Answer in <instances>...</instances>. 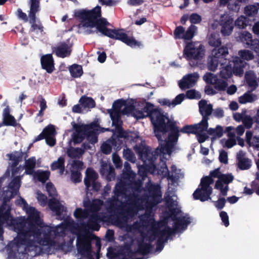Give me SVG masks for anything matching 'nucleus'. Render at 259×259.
<instances>
[{"label": "nucleus", "mask_w": 259, "mask_h": 259, "mask_svg": "<svg viewBox=\"0 0 259 259\" xmlns=\"http://www.w3.org/2000/svg\"><path fill=\"white\" fill-rule=\"evenodd\" d=\"M22 205L28 214V219L14 220L10 215L9 207L5 205L4 211L0 209V249L4 245L2 242V226L5 223L18 233V236L10 244V256L16 259H28L29 256L39 255L43 247L55 246L57 236H62L67 230L76 233L72 220L65 221L60 225L53 227L45 225L40 219L39 212L28 205L24 199H21Z\"/></svg>", "instance_id": "obj_1"}, {"label": "nucleus", "mask_w": 259, "mask_h": 259, "mask_svg": "<svg viewBox=\"0 0 259 259\" xmlns=\"http://www.w3.org/2000/svg\"><path fill=\"white\" fill-rule=\"evenodd\" d=\"M151 120L154 126L155 136L160 141L159 150L160 158L163 161L169 157L170 154L177 149V144L179 137V129L175 123L170 120L167 114H164L160 109H155L151 113Z\"/></svg>", "instance_id": "obj_2"}, {"label": "nucleus", "mask_w": 259, "mask_h": 259, "mask_svg": "<svg viewBox=\"0 0 259 259\" xmlns=\"http://www.w3.org/2000/svg\"><path fill=\"white\" fill-rule=\"evenodd\" d=\"M83 205L87 208L85 210L78 208L74 211V215L77 219L83 220L90 216L87 224L83 223V233L78 234L77 247L78 252L82 256L80 259H91V236L88 231L89 229L99 230L98 222L100 218L95 212L100 210L103 206V202L100 200H96L89 205L88 201H84Z\"/></svg>", "instance_id": "obj_3"}, {"label": "nucleus", "mask_w": 259, "mask_h": 259, "mask_svg": "<svg viewBox=\"0 0 259 259\" xmlns=\"http://www.w3.org/2000/svg\"><path fill=\"white\" fill-rule=\"evenodd\" d=\"M149 195L147 198H141L144 194V191L137 189L134 192L133 195L131 196L129 202L126 206V215L122 219L118 218L115 222V225L119 228H122L127 231H132L134 229H138L142 231L137 224L132 226L127 224L128 216H133L139 209L146 208H151L153 206L159 203L161 194L158 185H151L148 188Z\"/></svg>", "instance_id": "obj_4"}, {"label": "nucleus", "mask_w": 259, "mask_h": 259, "mask_svg": "<svg viewBox=\"0 0 259 259\" xmlns=\"http://www.w3.org/2000/svg\"><path fill=\"white\" fill-rule=\"evenodd\" d=\"M75 15L82 19L81 25L84 27L93 28L95 27L103 34L109 37L120 40L131 47L139 46V42L133 37L127 36L122 30H111L106 27L108 24L107 21L100 18L101 16V7L97 6L91 11L80 10Z\"/></svg>", "instance_id": "obj_5"}, {"label": "nucleus", "mask_w": 259, "mask_h": 259, "mask_svg": "<svg viewBox=\"0 0 259 259\" xmlns=\"http://www.w3.org/2000/svg\"><path fill=\"white\" fill-rule=\"evenodd\" d=\"M135 149L144 162V165L139 167V172L141 176L144 177L145 176V170H148L152 174L157 172L158 175L163 176H166L168 169L164 163H162L161 169H159L155 167L154 161L157 157L155 152H153L149 148L143 145L136 146L135 147Z\"/></svg>", "instance_id": "obj_6"}, {"label": "nucleus", "mask_w": 259, "mask_h": 259, "mask_svg": "<svg viewBox=\"0 0 259 259\" xmlns=\"http://www.w3.org/2000/svg\"><path fill=\"white\" fill-rule=\"evenodd\" d=\"M142 236H143V242L139 244V248L137 252L145 254L148 252L150 249L149 243L147 242L154 240L158 235L157 228L159 227V224H156L152 216H150L147 220L142 219Z\"/></svg>", "instance_id": "obj_7"}, {"label": "nucleus", "mask_w": 259, "mask_h": 259, "mask_svg": "<svg viewBox=\"0 0 259 259\" xmlns=\"http://www.w3.org/2000/svg\"><path fill=\"white\" fill-rule=\"evenodd\" d=\"M75 131L72 135V140L75 144L80 143L85 136L92 144L97 142V134L108 131V129L101 128L96 123L90 125L73 124Z\"/></svg>", "instance_id": "obj_8"}, {"label": "nucleus", "mask_w": 259, "mask_h": 259, "mask_svg": "<svg viewBox=\"0 0 259 259\" xmlns=\"http://www.w3.org/2000/svg\"><path fill=\"white\" fill-rule=\"evenodd\" d=\"M134 103L132 101H125L118 100L115 102L113 105L114 111L110 113V116L112 120V124L119 127L121 121L119 118V113L123 114H129L134 107Z\"/></svg>", "instance_id": "obj_9"}, {"label": "nucleus", "mask_w": 259, "mask_h": 259, "mask_svg": "<svg viewBox=\"0 0 259 259\" xmlns=\"http://www.w3.org/2000/svg\"><path fill=\"white\" fill-rule=\"evenodd\" d=\"M212 178H218L215 185V189L220 190L222 194L224 196L227 195L228 190V184L231 183L234 180V177L231 174H222L219 168H217L210 173L209 176Z\"/></svg>", "instance_id": "obj_10"}, {"label": "nucleus", "mask_w": 259, "mask_h": 259, "mask_svg": "<svg viewBox=\"0 0 259 259\" xmlns=\"http://www.w3.org/2000/svg\"><path fill=\"white\" fill-rule=\"evenodd\" d=\"M239 57H235L233 60L234 73L236 75L240 76L243 73V68L247 63L244 61H249L253 59L254 55L251 51L242 50L238 52Z\"/></svg>", "instance_id": "obj_11"}, {"label": "nucleus", "mask_w": 259, "mask_h": 259, "mask_svg": "<svg viewBox=\"0 0 259 259\" xmlns=\"http://www.w3.org/2000/svg\"><path fill=\"white\" fill-rule=\"evenodd\" d=\"M213 183V180L209 177H205L201 180V188L197 189L193 193L195 199L204 201L210 199L209 196L212 192V188L209 185Z\"/></svg>", "instance_id": "obj_12"}, {"label": "nucleus", "mask_w": 259, "mask_h": 259, "mask_svg": "<svg viewBox=\"0 0 259 259\" xmlns=\"http://www.w3.org/2000/svg\"><path fill=\"white\" fill-rule=\"evenodd\" d=\"M204 55L203 47L199 43L189 42L184 50V57L188 59H200Z\"/></svg>", "instance_id": "obj_13"}, {"label": "nucleus", "mask_w": 259, "mask_h": 259, "mask_svg": "<svg viewBox=\"0 0 259 259\" xmlns=\"http://www.w3.org/2000/svg\"><path fill=\"white\" fill-rule=\"evenodd\" d=\"M203 78L207 83L213 85L219 91H225L228 86L226 81L218 78L216 74L210 72L206 73Z\"/></svg>", "instance_id": "obj_14"}, {"label": "nucleus", "mask_w": 259, "mask_h": 259, "mask_svg": "<svg viewBox=\"0 0 259 259\" xmlns=\"http://www.w3.org/2000/svg\"><path fill=\"white\" fill-rule=\"evenodd\" d=\"M233 19L227 14H224L221 16L220 19L221 26V32L224 36L230 35L233 31Z\"/></svg>", "instance_id": "obj_15"}, {"label": "nucleus", "mask_w": 259, "mask_h": 259, "mask_svg": "<svg viewBox=\"0 0 259 259\" xmlns=\"http://www.w3.org/2000/svg\"><path fill=\"white\" fill-rule=\"evenodd\" d=\"M56 131L54 126L49 125L44 128L42 132L37 136L36 141L42 139H46V143L50 146H53L56 143V140L54 138L56 135Z\"/></svg>", "instance_id": "obj_16"}, {"label": "nucleus", "mask_w": 259, "mask_h": 259, "mask_svg": "<svg viewBox=\"0 0 259 259\" xmlns=\"http://www.w3.org/2000/svg\"><path fill=\"white\" fill-rule=\"evenodd\" d=\"M208 119L207 117H203L200 123L195 124V134L197 135L199 143L204 142L208 138L207 133H206L208 126Z\"/></svg>", "instance_id": "obj_17"}, {"label": "nucleus", "mask_w": 259, "mask_h": 259, "mask_svg": "<svg viewBox=\"0 0 259 259\" xmlns=\"http://www.w3.org/2000/svg\"><path fill=\"white\" fill-rule=\"evenodd\" d=\"M39 9V2L38 0H31L30 9L29 13L30 23L31 24L32 30L34 31L42 30V27L40 25L35 24V13L38 12Z\"/></svg>", "instance_id": "obj_18"}, {"label": "nucleus", "mask_w": 259, "mask_h": 259, "mask_svg": "<svg viewBox=\"0 0 259 259\" xmlns=\"http://www.w3.org/2000/svg\"><path fill=\"white\" fill-rule=\"evenodd\" d=\"M36 165V160L34 157L28 158L26 160L25 165L24 166H19L13 172V175L20 174L24 169L25 171L24 174L32 175L35 173L34 168Z\"/></svg>", "instance_id": "obj_19"}, {"label": "nucleus", "mask_w": 259, "mask_h": 259, "mask_svg": "<svg viewBox=\"0 0 259 259\" xmlns=\"http://www.w3.org/2000/svg\"><path fill=\"white\" fill-rule=\"evenodd\" d=\"M248 0H219L221 6H226L228 10L235 13L239 11L241 4H246Z\"/></svg>", "instance_id": "obj_20"}, {"label": "nucleus", "mask_w": 259, "mask_h": 259, "mask_svg": "<svg viewBox=\"0 0 259 259\" xmlns=\"http://www.w3.org/2000/svg\"><path fill=\"white\" fill-rule=\"evenodd\" d=\"M198 78L199 75L197 73L187 74L179 81V87L182 89L190 88L195 85Z\"/></svg>", "instance_id": "obj_21"}, {"label": "nucleus", "mask_w": 259, "mask_h": 259, "mask_svg": "<svg viewBox=\"0 0 259 259\" xmlns=\"http://www.w3.org/2000/svg\"><path fill=\"white\" fill-rule=\"evenodd\" d=\"M238 167L242 170L249 169L251 165V160L246 156V153L239 151L236 155Z\"/></svg>", "instance_id": "obj_22"}, {"label": "nucleus", "mask_w": 259, "mask_h": 259, "mask_svg": "<svg viewBox=\"0 0 259 259\" xmlns=\"http://www.w3.org/2000/svg\"><path fill=\"white\" fill-rule=\"evenodd\" d=\"M50 209L54 212L59 219H61L66 211V208L56 199L53 198L49 201Z\"/></svg>", "instance_id": "obj_23"}, {"label": "nucleus", "mask_w": 259, "mask_h": 259, "mask_svg": "<svg viewBox=\"0 0 259 259\" xmlns=\"http://www.w3.org/2000/svg\"><path fill=\"white\" fill-rule=\"evenodd\" d=\"M226 131L228 132V135L229 137V139L227 140L222 139L221 140V142L224 147L230 148L236 144L235 139L236 134L234 133V127L232 126L227 127Z\"/></svg>", "instance_id": "obj_24"}, {"label": "nucleus", "mask_w": 259, "mask_h": 259, "mask_svg": "<svg viewBox=\"0 0 259 259\" xmlns=\"http://www.w3.org/2000/svg\"><path fill=\"white\" fill-rule=\"evenodd\" d=\"M228 54V48L225 47H222L218 49H213L212 51L210 56L219 60L221 65H223L224 64L226 63L227 61L225 57Z\"/></svg>", "instance_id": "obj_25"}, {"label": "nucleus", "mask_w": 259, "mask_h": 259, "mask_svg": "<svg viewBox=\"0 0 259 259\" xmlns=\"http://www.w3.org/2000/svg\"><path fill=\"white\" fill-rule=\"evenodd\" d=\"M42 68L48 73H51L54 69V61L51 55H46L41 58Z\"/></svg>", "instance_id": "obj_26"}, {"label": "nucleus", "mask_w": 259, "mask_h": 259, "mask_svg": "<svg viewBox=\"0 0 259 259\" xmlns=\"http://www.w3.org/2000/svg\"><path fill=\"white\" fill-rule=\"evenodd\" d=\"M199 112L203 116V117H207L209 116L212 111V106L208 104L205 100H201L199 104Z\"/></svg>", "instance_id": "obj_27"}, {"label": "nucleus", "mask_w": 259, "mask_h": 259, "mask_svg": "<svg viewBox=\"0 0 259 259\" xmlns=\"http://www.w3.org/2000/svg\"><path fill=\"white\" fill-rule=\"evenodd\" d=\"M90 146L87 144H83L81 148H70L67 151L68 156L71 158L79 157L84 153V150L90 148Z\"/></svg>", "instance_id": "obj_28"}, {"label": "nucleus", "mask_w": 259, "mask_h": 259, "mask_svg": "<svg viewBox=\"0 0 259 259\" xmlns=\"http://www.w3.org/2000/svg\"><path fill=\"white\" fill-rule=\"evenodd\" d=\"M236 39L237 41L242 42L247 46L252 45V34L248 31H244L238 33Z\"/></svg>", "instance_id": "obj_29"}, {"label": "nucleus", "mask_w": 259, "mask_h": 259, "mask_svg": "<svg viewBox=\"0 0 259 259\" xmlns=\"http://www.w3.org/2000/svg\"><path fill=\"white\" fill-rule=\"evenodd\" d=\"M10 108L7 105L3 112V123L6 125L15 126L16 121L14 116L10 113Z\"/></svg>", "instance_id": "obj_30"}, {"label": "nucleus", "mask_w": 259, "mask_h": 259, "mask_svg": "<svg viewBox=\"0 0 259 259\" xmlns=\"http://www.w3.org/2000/svg\"><path fill=\"white\" fill-rule=\"evenodd\" d=\"M20 177L15 178L9 184L10 190L7 192L8 196L12 197L13 195L16 194L17 191L20 187Z\"/></svg>", "instance_id": "obj_31"}, {"label": "nucleus", "mask_w": 259, "mask_h": 259, "mask_svg": "<svg viewBox=\"0 0 259 259\" xmlns=\"http://www.w3.org/2000/svg\"><path fill=\"white\" fill-rule=\"evenodd\" d=\"M70 46L66 44H60L55 50L56 55L62 58L68 56L70 54Z\"/></svg>", "instance_id": "obj_32"}, {"label": "nucleus", "mask_w": 259, "mask_h": 259, "mask_svg": "<svg viewBox=\"0 0 259 259\" xmlns=\"http://www.w3.org/2000/svg\"><path fill=\"white\" fill-rule=\"evenodd\" d=\"M245 78L248 86L253 90L255 89L258 85L256 77L253 71H249L247 72L245 74Z\"/></svg>", "instance_id": "obj_33"}, {"label": "nucleus", "mask_w": 259, "mask_h": 259, "mask_svg": "<svg viewBox=\"0 0 259 259\" xmlns=\"http://www.w3.org/2000/svg\"><path fill=\"white\" fill-rule=\"evenodd\" d=\"M97 179V175L91 168H88L86 170V177L84 179V184L87 188L91 185V184L96 182Z\"/></svg>", "instance_id": "obj_34"}, {"label": "nucleus", "mask_w": 259, "mask_h": 259, "mask_svg": "<svg viewBox=\"0 0 259 259\" xmlns=\"http://www.w3.org/2000/svg\"><path fill=\"white\" fill-rule=\"evenodd\" d=\"M246 142L250 145L259 148V135L252 137L251 131H247L245 134Z\"/></svg>", "instance_id": "obj_35"}, {"label": "nucleus", "mask_w": 259, "mask_h": 259, "mask_svg": "<svg viewBox=\"0 0 259 259\" xmlns=\"http://www.w3.org/2000/svg\"><path fill=\"white\" fill-rule=\"evenodd\" d=\"M81 106L84 108H92L95 106V102L91 97L82 96L79 101Z\"/></svg>", "instance_id": "obj_36"}, {"label": "nucleus", "mask_w": 259, "mask_h": 259, "mask_svg": "<svg viewBox=\"0 0 259 259\" xmlns=\"http://www.w3.org/2000/svg\"><path fill=\"white\" fill-rule=\"evenodd\" d=\"M256 99L257 97L256 95L249 93H246L239 98L238 102L241 104H244L254 102Z\"/></svg>", "instance_id": "obj_37"}, {"label": "nucleus", "mask_w": 259, "mask_h": 259, "mask_svg": "<svg viewBox=\"0 0 259 259\" xmlns=\"http://www.w3.org/2000/svg\"><path fill=\"white\" fill-rule=\"evenodd\" d=\"M233 73H234V69H232L230 65H227L221 68L220 76L224 79H227L231 77Z\"/></svg>", "instance_id": "obj_38"}, {"label": "nucleus", "mask_w": 259, "mask_h": 259, "mask_svg": "<svg viewBox=\"0 0 259 259\" xmlns=\"http://www.w3.org/2000/svg\"><path fill=\"white\" fill-rule=\"evenodd\" d=\"M259 10V3L247 6L244 8V13L248 16H254Z\"/></svg>", "instance_id": "obj_39"}, {"label": "nucleus", "mask_w": 259, "mask_h": 259, "mask_svg": "<svg viewBox=\"0 0 259 259\" xmlns=\"http://www.w3.org/2000/svg\"><path fill=\"white\" fill-rule=\"evenodd\" d=\"M207 133L212 136V139H214L222 136L223 129L222 126L218 125L215 128H209L208 129Z\"/></svg>", "instance_id": "obj_40"}, {"label": "nucleus", "mask_w": 259, "mask_h": 259, "mask_svg": "<svg viewBox=\"0 0 259 259\" xmlns=\"http://www.w3.org/2000/svg\"><path fill=\"white\" fill-rule=\"evenodd\" d=\"M64 158L63 157H60L57 160L55 161L52 163L51 165V169L52 170L59 169L60 172L62 174L64 171Z\"/></svg>", "instance_id": "obj_41"}, {"label": "nucleus", "mask_w": 259, "mask_h": 259, "mask_svg": "<svg viewBox=\"0 0 259 259\" xmlns=\"http://www.w3.org/2000/svg\"><path fill=\"white\" fill-rule=\"evenodd\" d=\"M33 176L34 179H37L40 182L44 183L49 179L50 172L49 171L38 170L35 172Z\"/></svg>", "instance_id": "obj_42"}, {"label": "nucleus", "mask_w": 259, "mask_h": 259, "mask_svg": "<svg viewBox=\"0 0 259 259\" xmlns=\"http://www.w3.org/2000/svg\"><path fill=\"white\" fill-rule=\"evenodd\" d=\"M208 43L213 47H219L221 44V41L218 33L211 32L208 38Z\"/></svg>", "instance_id": "obj_43"}, {"label": "nucleus", "mask_w": 259, "mask_h": 259, "mask_svg": "<svg viewBox=\"0 0 259 259\" xmlns=\"http://www.w3.org/2000/svg\"><path fill=\"white\" fill-rule=\"evenodd\" d=\"M123 176L124 178H129L130 182H132L136 176V174L131 169L130 165L128 162H125L124 164Z\"/></svg>", "instance_id": "obj_44"}, {"label": "nucleus", "mask_w": 259, "mask_h": 259, "mask_svg": "<svg viewBox=\"0 0 259 259\" xmlns=\"http://www.w3.org/2000/svg\"><path fill=\"white\" fill-rule=\"evenodd\" d=\"M69 71L73 77H78L81 76L83 71L82 67L78 65H73L69 68Z\"/></svg>", "instance_id": "obj_45"}, {"label": "nucleus", "mask_w": 259, "mask_h": 259, "mask_svg": "<svg viewBox=\"0 0 259 259\" xmlns=\"http://www.w3.org/2000/svg\"><path fill=\"white\" fill-rule=\"evenodd\" d=\"M219 64H220L219 60L216 58L210 56L208 58L207 67L210 71H215L217 70Z\"/></svg>", "instance_id": "obj_46"}, {"label": "nucleus", "mask_w": 259, "mask_h": 259, "mask_svg": "<svg viewBox=\"0 0 259 259\" xmlns=\"http://www.w3.org/2000/svg\"><path fill=\"white\" fill-rule=\"evenodd\" d=\"M196 31L197 27L193 25H191L186 31L185 30V34L183 36V39L187 40L192 39Z\"/></svg>", "instance_id": "obj_47"}, {"label": "nucleus", "mask_w": 259, "mask_h": 259, "mask_svg": "<svg viewBox=\"0 0 259 259\" xmlns=\"http://www.w3.org/2000/svg\"><path fill=\"white\" fill-rule=\"evenodd\" d=\"M123 154L124 157L126 159H127L133 163L136 162V158L134 154L133 153V152L132 151V150L131 149H128V148L124 149L123 151Z\"/></svg>", "instance_id": "obj_48"}, {"label": "nucleus", "mask_w": 259, "mask_h": 259, "mask_svg": "<svg viewBox=\"0 0 259 259\" xmlns=\"http://www.w3.org/2000/svg\"><path fill=\"white\" fill-rule=\"evenodd\" d=\"M235 24L239 28H245L247 26V19L245 16L241 15L236 20Z\"/></svg>", "instance_id": "obj_49"}, {"label": "nucleus", "mask_w": 259, "mask_h": 259, "mask_svg": "<svg viewBox=\"0 0 259 259\" xmlns=\"http://www.w3.org/2000/svg\"><path fill=\"white\" fill-rule=\"evenodd\" d=\"M254 121L253 118L249 115L246 114L242 121V123L247 128H250L253 124Z\"/></svg>", "instance_id": "obj_50"}, {"label": "nucleus", "mask_w": 259, "mask_h": 259, "mask_svg": "<svg viewBox=\"0 0 259 259\" xmlns=\"http://www.w3.org/2000/svg\"><path fill=\"white\" fill-rule=\"evenodd\" d=\"M144 115V117H147L149 115L151 116V113L155 109L153 108V106L149 103H145L143 107L142 108Z\"/></svg>", "instance_id": "obj_51"}, {"label": "nucleus", "mask_w": 259, "mask_h": 259, "mask_svg": "<svg viewBox=\"0 0 259 259\" xmlns=\"http://www.w3.org/2000/svg\"><path fill=\"white\" fill-rule=\"evenodd\" d=\"M112 143V141L108 140L103 144L101 149L104 153L108 154L111 152Z\"/></svg>", "instance_id": "obj_52"}, {"label": "nucleus", "mask_w": 259, "mask_h": 259, "mask_svg": "<svg viewBox=\"0 0 259 259\" xmlns=\"http://www.w3.org/2000/svg\"><path fill=\"white\" fill-rule=\"evenodd\" d=\"M114 170L113 168L108 164H103L101 172L103 175H111Z\"/></svg>", "instance_id": "obj_53"}, {"label": "nucleus", "mask_w": 259, "mask_h": 259, "mask_svg": "<svg viewBox=\"0 0 259 259\" xmlns=\"http://www.w3.org/2000/svg\"><path fill=\"white\" fill-rule=\"evenodd\" d=\"M121 204V202L114 197L107 202V207L110 209L117 208Z\"/></svg>", "instance_id": "obj_54"}, {"label": "nucleus", "mask_w": 259, "mask_h": 259, "mask_svg": "<svg viewBox=\"0 0 259 259\" xmlns=\"http://www.w3.org/2000/svg\"><path fill=\"white\" fill-rule=\"evenodd\" d=\"M39 203L42 205L45 206L47 204V196L42 194L40 191H37L36 192V196Z\"/></svg>", "instance_id": "obj_55"}, {"label": "nucleus", "mask_w": 259, "mask_h": 259, "mask_svg": "<svg viewBox=\"0 0 259 259\" xmlns=\"http://www.w3.org/2000/svg\"><path fill=\"white\" fill-rule=\"evenodd\" d=\"M46 190L49 195L51 197H55L57 195V191L54 185L51 183H48L46 184Z\"/></svg>", "instance_id": "obj_56"}, {"label": "nucleus", "mask_w": 259, "mask_h": 259, "mask_svg": "<svg viewBox=\"0 0 259 259\" xmlns=\"http://www.w3.org/2000/svg\"><path fill=\"white\" fill-rule=\"evenodd\" d=\"M195 130L196 128H195V124L191 125H187L179 130V132H181L182 133L187 134H195Z\"/></svg>", "instance_id": "obj_57"}, {"label": "nucleus", "mask_w": 259, "mask_h": 259, "mask_svg": "<svg viewBox=\"0 0 259 259\" xmlns=\"http://www.w3.org/2000/svg\"><path fill=\"white\" fill-rule=\"evenodd\" d=\"M71 180L75 183L79 182L81 181V174L79 170L71 169Z\"/></svg>", "instance_id": "obj_58"}, {"label": "nucleus", "mask_w": 259, "mask_h": 259, "mask_svg": "<svg viewBox=\"0 0 259 259\" xmlns=\"http://www.w3.org/2000/svg\"><path fill=\"white\" fill-rule=\"evenodd\" d=\"M174 34L176 38L183 39V36L185 34L184 28L181 26L177 27L174 31Z\"/></svg>", "instance_id": "obj_59"}, {"label": "nucleus", "mask_w": 259, "mask_h": 259, "mask_svg": "<svg viewBox=\"0 0 259 259\" xmlns=\"http://www.w3.org/2000/svg\"><path fill=\"white\" fill-rule=\"evenodd\" d=\"M135 107L136 106L134 105L133 110L131 112L130 114H132L133 115V116H134L135 118L137 119L144 118L143 111H141L138 109H135Z\"/></svg>", "instance_id": "obj_60"}, {"label": "nucleus", "mask_w": 259, "mask_h": 259, "mask_svg": "<svg viewBox=\"0 0 259 259\" xmlns=\"http://www.w3.org/2000/svg\"><path fill=\"white\" fill-rule=\"evenodd\" d=\"M71 169L76 170H80L83 168V163L79 160H72L71 163Z\"/></svg>", "instance_id": "obj_61"}, {"label": "nucleus", "mask_w": 259, "mask_h": 259, "mask_svg": "<svg viewBox=\"0 0 259 259\" xmlns=\"http://www.w3.org/2000/svg\"><path fill=\"white\" fill-rule=\"evenodd\" d=\"M184 98L185 95L183 94L178 95L171 102L172 107H174L175 106L181 104L184 99Z\"/></svg>", "instance_id": "obj_62"}, {"label": "nucleus", "mask_w": 259, "mask_h": 259, "mask_svg": "<svg viewBox=\"0 0 259 259\" xmlns=\"http://www.w3.org/2000/svg\"><path fill=\"white\" fill-rule=\"evenodd\" d=\"M189 19L192 23H199L201 21V17L198 14L193 13L190 15Z\"/></svg>", "instance_id": "obj_63"}, {"label": "nucleus", "mask_w": 259, "mask_h": 259, "mask_svg": "<svg viewBox=\"0 0 259 259\" xmlns=\"http://www.w3.org/2000/svg\"><path fill=\"white\" fill-rule=\"evenodd\" d=\"M186 96L188 98L195 99L200 98V95L198 92H197L194 90H189L186 93Z\"/></svg>", "instance_id": "obj_64"}]
</instances>
